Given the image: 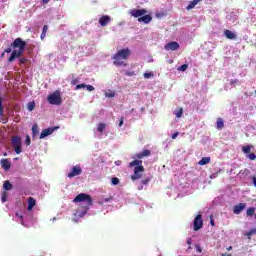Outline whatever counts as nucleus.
Segmentation results:
<instances>
[{
    "label": "nucleus",
    "instance_id": "1",
    "mask_svg": "<svg viewBox=\"0 0 256 256\" xmlns=\"http://www.w3.org/2000/svg\"><path fill=\"white\" fill-rule=\"evenodd\" d=\"M11 47L13 49H18L12 51L11 56L8 58V63H13L15 59L21 57L23 55V52L25 51V47H27V42L23 41L21 38H16L14 42L11 44Z\"/></svg>",
    "mask_w": 256,
    "mask_h": 256
},
{
    "label": "nucleus",
    "instance_id": "2",
    "mask_svg": "<svg viewBox=\"0 0 256 256\" xmlns=\"http://www.w3.org/2000/svg\"><path fill=\"white\" fill-rule=\"evenodd\" d=\"M129 57H131V50L129 48L121 49L113 55V65L115 67H127V63H124V61H127Z\"/></svg>",
    "mask_w": 256,
    "mask_h": 256
},
{
    "label": "nucleus",
    "instance_id": "3",
    "mask_svg": "<svg viewBox=\"0 0 256 256\" xmlns=\"http://www.w3.org/2000/svg\"><path fill=\"white\" fill-rule=\"evenodd\" d=\"M129 167H135L134 174L131 176L132 181H137V179H141V177H143L142 173H145V167H143L142 160H134L130 162Z\"/></svg>",
    "mask_w": 256,
    "mask_h": 256
},
{
    "label": "nucleus",
    "instance_id": "4",
    "mask_svg": "<svg viewBox=\"0 0 256 256\" xmlns=\"http://www.w3.org/2000/svg\"><path fill=\"white\" fill-rule=\"evenodd\" d=\"M74 203H85L86 209H89L91 205H93V198H91V195L80 193L74 198Z\"/></svg>",
    "mask_w": 256,
    "mask_h": 256
},
{
    "label": "nucleus",
    "instance_id": "5",
    "mask_svg": "<svg viewBox=\"0 0 256 256\" xmlns=\"http://www.w3.org/2000/svg\"><path fill=\"white\" fill-rule=\"evenodd\" d=\"M47 101L50 103V105H61V103H63V100L61 99V93L58 90L48 95Z\"/></svg>",
    "mask_w": 256,
    "mask_h": 256
},
{
    "label": "nucleus",
    "instance_id": "6",
    "mask_svg": "<svg viewBox=\"0 0 256 256\" xmlns=\"http://www.w3.org/2000/svg\"><path fill=\"white\" fill-rule=\"evenodd\" d=\"M23 142L18 135L12 137V147L17 155L21 154Z\"/></svg>",
    "mask_w": 256,
    "mask_h": 256
},
{
    "label": "nucleus",
    "instance_id": "7",
    "mask_svg": "<svg viewBox=\"0 0 256 256\" xmlns=\"http://www.w3.org/2000/svg\"><path fill=\"white\" fill-rule=\"evenodd\" d=\"M81 173H83V169H81V166L76 165L72 167L71 171L67 174V177L73 179V177H77L78 175H81Z\"/></svg>",
    "mask_w": 256,
    "mask_h": 256
},
{
    "label": "nucleus",
    "instance_id": "8",
    "mask_svg": "<svg viewBox=\"0 0 256 256\" xmlns=\"http://www.w3.org/2000/svg\"><path fill=\"white\" fill-rule=\"evenodd\" d=\"M203 228V216L201 214H198L194 218V231H199V229Z\"/></svg>",
    "mask_w": 256,
    "mask_h": 256
},
{
    "label": "nucleus",
    "instance_id": "9",
    "mask_svg": "<svg viewBox=\"0 0 256 256\" xmlns=\"http://www.w3.org/2000/svg\"><path fill=\"white\" fill-rule=\"evenodd\" d=\"M130 15L136 19L141 18L142 15H147L146 9H132L130 10Z\"/></svg>",
    "mask_w": 256,
    "mask_h": 256
},
{
    "label": "nucleus",
    "instance_id": "10",
    "mask_svg": "<svg viewBox=\"0 0 256 256\" xmlns=\"http://www.w3.org/2000/svg\"><path fill=\"white\" fill-rule=\"evenodd\" d=\"M57 129H59V127H50L42 130L40 134V139H45V137H49V135H53V133L57 131Z\"/></svg>",
    "mask_w": 256,
    "mask_h": 256
},
{
    "label": "nucleus",
    "instance_id": "11",
    "mask_svg": "<svg viewBox=\"0 0 256 256\" xmlns=\"http://www.w3.org/2000/svg\"><path fill=\"white\" fill-rule=\"evenodd\" d=\"M166 51H177L179 49V44L175 41L169 42L164 46Z\"/></svg>",
    "mask_w": 256,
    "mask_h": 256
},
{
    "label": "nucleus",
    "instance_id": "12",
    "mask_svg": "<svg viewBox=\"0 0 256 256\" xmlns=\"http://www.w3.org/2000/svg\"><path fill=\"white\" fill-rule=\"evenodd\" d=\"M110 21H111V17L109 15H103L100 17L98 23H100L101 27H107Z\"/></svg>",
    "mask_w": 256,
    "mask_h": 256
},
{
    "label": "nucleus",
    "instance_id": "13",
    "mask_svg": "<svg viewBox=\"0 0 256 256\" xmlns=\"http://www.w3.org/2000/svg\"><path fill=\"white\" fill-rule=\"evenodd\" d=\"M247 207L246 203H239L238 205H235L233 208L234 215H240L241 212Z\"/></svg>",
    "mask_w": 256,
    "mask_h": 256
},
{
    "label": "nucleus",
    "instance_id": "14",
    "mask_svg": "<svg viewBox=\"0 0 256 256\" xmlns=\"http://www.w3.org/2000/svg\"><path fill=\"white\" fill-rule=\"evenodd\" d=\"M151 21H153V17H151V15L149 14H144L140 18H138L139 23H145L146 25L148 23H151Z\"/></svg>",
    "mask_w": 256,
    "mask_h": 256
},
{
    "label": "nucleus",
    "instance_id": "15",
    "mask_svg": "<svg viewBox=\"0 0 256 256\" xmlns=\"http://www.w3.org/2000/svg\"><path fill=\"white\" fill-rule=\"evenodd\" d=\"M151 155V150L145 149L142 152H139L135 155L136 159H143L145 157H150Z\"/></svg>",
    "mask_w": 256,
    "mask_h": 256
},
{
    "label": "nucleus",
    "instance_id": "16",
    "mask_svg": "<svg viewBox=\"0 0 256 256\" xmlns=\"http://www.w3.org/2000/svg\"><path fill=\"white\" fill-rule=\"evenodd\" d=\"M1 167L4 171H9V169H11V162H9L7 159H2Z\"/></svg>",
    "mask_w": 256,
    "mask_h": 256
},
{
    "label": "nucleus",
    "instance_id": "17",
    "mask_svg": "<svg viewBox=\"0 0 256 256\" xmlns=\"http://www.w3.org/2000/svg\"><path fill=\"white\" fill-rule=\"evenodd\" d=\"M224 35L227 39H231V40H235L237 39V34H235L233 31L231 30H225L224 31Z\"/></svg>",
    "mask_w": 256,
    "mask_h": 256
},
{
    "label": "nucleus",
    "instance_id": "18",
    "mask_svg": "<svg viewBox=\"0 0 256 256\" xmlns=\"http://www.w3.org/2000/svg\"><path fill=\"white\" fill-rule=\"evenodd\" d=\"M37 205V200L33 197L28 198V211H33V207Z\"/></svg>",
    "mask_w": 256,
    "mask_h": 256
},
{
    "label": "nucleus",
    "instance_id": "19",
    "mask_svg": "<svg viewBox=\"0 0 256 256\" xmlns=\"http://www.w3.org/2000/svg\"><path fill=\"white\" fill-rule=\"evenodd\" d=\"M216 128L221 131L225 127V123L223 122V118H218L216 121Z\"/></svg>",
    "mask_w": 256,
    "mask_h": 256
},
{
    "label": "nucleus",
    "instance_id": "20",
    "mask_svg": "<svg viewBox=\"0 0 256 256\" xmlns=\"http://www.w3.org/2000/svg\"><path fill=\"white\" fill-rule=\"evenodd\" d=\"M201 0H192L189 5L186 7L187 11H191V9H195V6L197 3H199Z\"/></svg>",
    "mask_w": 256,
    "mask_h": 256
},
{
    "label": "nucleus",
    "instance_id": "21",
    "mask_svg": "<svg viewBox=\"0 0 256 256\" xmlns=\"http://www.w3.org/2000/svg\"><path fill=\"white\" fill-rule=\"evenodd\" d=\"M211 163V157H203L199 162H198V165H207Z\"/></svg>",
    "mask_w": 256,
    "mask_h": 256
},
{
    "label": "nucleus",
    "instance_id": "22",
    "mask_svg": "<svg viewBox=\"0 0 256 256\" xmlns=\"http://www.w3.org/2000/svg\"><path fill=\"white\" fill-rule=\"evenodd\" d=\"M3 189L4 191H11V189H13V184H11L9 180H6L3 184Z\"/></svg>",
    "mask_w": 256,
    "mask_h": 256
},
{
    "label": "nucleus",
    "instance_id": "23",
    "mask_svg": "<svg viewBox=\"0 0 256 256\" xmlns=\"http://www.w3.org/2000/svg\"><path fill=\"white\" fill-rule=\"evenodd\" d=\"M49 30V26L44 25L43 29H42V33L40 35V39L43 41V39H45V37L47 36V31Z\"/></svg>",
    "mask_w": 256,
    "mask_h": 256
},
{
    "label": "nucleus",
    "instance_id": "24",
    "mask_svg": "<svg viewBox=\"0 0 256 256\" xmlns=\"http://www.w3.org/2000/svg\"><path fill=\"white\" fill-rule=\"evenodd\" d=\"M174 115H176L177 119H181L183 117V108H177L174 111Z\"/></svg>",
    "mask_w": 256,
    "mask_h": 256
},
{
    "label": "nucleus",
    "instance_id": "25",
    "mask_svg": "<svg viewBox=\"0 0 256 256\" xmlns=\"http://www.w3.org/2000/svg\"><path fill=\"white\" fill-rule=\"evenodd\" d=\"M107 127V124L105 123H99L97 126L98 133H103Z\"/></svg>",
    "mask_w": 256,
    "mask_h": 256
},
{
    "label": "nucleus",
    "instance_id": "26",
    "mask_svg": "<svg viewBox=\"0 0 256 256\" xmlns=\"http://www.w3.org/2000/svg\"><path fill=\"white\" fill-rule=\"evenodd\" d=\"M246 215L248 217H253V215H255V208L254 207L248 208L247 211H246Z\"/></svg>",
    "mask_w": 256,
    "mask_h": 256
},
{
    "label": "nucleus",
    "instance_id": "27",
    "mask_svg": "<svg viewBox=\"0 0 256 256\" xmlns=\"http://www.w3.org/2000/svg\"><path fill=\"white\" fill-rule=\"evenodd\" d=\"M32 134L35 137V135H39V126L37 124H34L32 126Z\"/></svg>",
    "mask_w": 256,
    "mask_h": 256
},
{
    "label": "nucleus",
    "instance_id": "28",
    "mask_svg": "<svg viewBox=\"0 0 256 256\" xmlns=\"http://www.w3.org/2000/svg\"><path fill=\"white\" fill-rule=\"evenodd\" d=\"M248 239H251V235H256V228L251 229L246 233Z\"/></svg>",
    "mask_w": 256,
    "mask_h": 256
},
{
    "label": "nucleus",
    "instance_id": "29",
    "mask_svg": "<svg viewBox=\"0 0 256 256\" xmlns=\"http://www.w3.org/2000/svg\"><path fill=\"white\" fill-rule=\"evenodd\" d=\"M27 109L28 111H33L35 109V102H29Z\"/></svg>",
    "mask_w": 256,
    "mask_h": 256
},
{
    "label": "nucleus",
    "instance_id": "30",
    "mask_svg": "<svg viewBox=\"0 0 256 256\" xmlns=\"http://www.w3.org/2000/svg\"><path fill=\"white\" fill-rule=\"evenodd\" d=\"M242 151H243V153H246V155L251 153V146H244L242 148Z\"/></svg>",
    "mask_w": 256,
    "mask_h": 256
},
{
    "label": "nucleus",
    "instance_id": "31",
    "mask_svg": "<svg viewBox=\"0 0 256 256\" xmlns=\"http://www.w3.org/2000/svg\"><path fill=\"white\" fill-rule=\"evenodd\" d=\"M1 201H2V203H6L7 202V192L6 191H4L2 193Z\"/></svg>",
    "mask_w": 256,
    "mask_h": 256
},
{
    "label": "nucleus",
    "instance_id": "32",
    "mask_svg": "<svg viewBox=\"0 0 256 256\" xmlns=\"http://www.w3.org/2000/svg\"><path fill=\"white\" fill-rule=\"evenodd\" d=\"M87 87V84H78L75 87L76 91H79V89H85Z\"/></svg>",
    "mask_w": 256,
    "mask_h": 256
},
{
    "label": "nucleus",
    "instance_id": "33",
    "mask_svg": "<svg viewBox=\"0 0 256 256\" xmlns=\"http://www.w3.org/2000/svg\"><path fill=\"white\" fill-rule=\"evenodd\" d=\"M142 185H149L151 183V178H145L141 180Z\"/></svg>",
    "mask_w": 256,
    "mask_h": 256
},
{
    "label": "nucleus",
    "instance_id": "34",
    "mask_svg": "<svg viewBox=\"0 0 256 256\" xmlns=\"http://www.w3.org/2000/svg\"><path fill=\"white\" fill-rule=\"evenodd\" d=\"M189 67V65H187V64H184V65H182V66H180L179 68H178V71H187V68Z\"/></svg>",
    "mask_w": 256,
    "mask_h": 256
},
{
    "label": "nucleus",
    "instance_id": "35",
    "mask_svg": "<svg viewBox=\"0 0 256 256\" xmlns=\"http://www.w3.org/2000/svg\"><path fill=\"white\" fill-rule=\"evenodd\" d=\"M111 183L112 185H119V178L117 177L112 178Z\"/></svg>",
    "mask_w": 256,
    "mask_h": 256
},
{
    "label": "nucleus",
    "instance_id": "36",
    "mask_svg": "<svg viewBox=\"0 0 256 256\" xmlns=\"http://www.w3.org/2000/svg\"><path fill=\"white\" fill-rule=\"evenodd\" d=\"M195 249H196L197 253H203V248H201V246L199 244L195 245Z\"/></svg>",
    "mask_w": 256,
    "mask_h": 256
},
{
    "label": "nucleus",
    "instance_id": "37",
    "mask_svg": "<svg viewBox=\"0 0 256 256\" xmlns=\"http://www.w3.org/2000/svg\"><path fill=\"white\" fill-rule=\"evenodd\" d=\"M3 115V99L0 98V117Z\"/></svg>",
    "mask_w": 256,
    "mask_h": 256
},
{
    "label": "nucleus",
    "instance_id": "38",
    "mask_svg": "<svg viewBox=\"0 0 256 256\" xmlns=\"http://www.w3.org/2000/svg\"><path fill=\"white\" fill-rule=\"evenodd\" d=\"M248 158L250 159V161H255V159H256L255 153H250V154L248 155Z\"/></svg>",
    "mask_w": 256,
    "mask_h": 256
},
{
    "label": "nucleus",
    "instance_id": "39",
    "mask_svg": "<svg viewBox=\"0 0 256 256\" xmlns=\"http://www.w3.org/2000/svg\"><path fill=\"white\" fill-rule=\"evenodd\" d=\"M125 75H126L127 77H133V75H135V72H134V71H126V72H125Z\"/></svg>",
    "mask_w": 256,
    "mask_h": 256
},
{
    "label": "nucleus",
    "instance_id": "40",
    "mask_svg": "<svg viewBox=\"0 0 256 256\" xmlns=\"http://www.w3.org/2000/svg\"><path fill=\"white\" fill-rule=\"evenodd\" d=\"M151 77H153V73H144L145 79H151Z\"/></svg>",
    "mask_w": 256,
    "mask_h": 256
},
{
    "label": "nucleus",
    "instance_id": "41",
    "mask_svg": "<svg viewBox=\"0 0 256 256\" xmlns=\"http://www.w3.org/2000/svg\"><path fill=\"white\" fill-rule=\"evenodd\" d=\"M25 144L31 145V138L29 137V135L26 136Z\"/></svg>",
    "mask_w": 256,
    "mask_h": 256
},
{
    "label": "nucleus",
    "instance_id": "42",
    "mask_svg": "<svg viewBox=\"0 0 256 256\" xmlns=\"http://www.w3.org/2000/svg\"><path fill=\"white\" fill-rule=\"evenodd\" d=\"M86 89L88 91H95V87L91 86V85H86Z\"/></svg>",
    "mask_w": 256,
    "mask_h": 256
},
{
    "label": "nucleus",
    "instance_id": "43",
    "mask_svg": "<svg viewBox=\"0 0 256 256\" xmlns=\"http://www.w3.org/2000/svg\"><path fill=\"white\" fill-rule=\"evenodd\" d=\"M16 217H18L23 225V215L19 214V212L16 213Z\"/></svg>",
    "mask_w": 256,
    "mask_h": 256
},
{
    "label": "nucleus",
    "instance_id": "44",
    "mask_svg": "<svg viewBox=\"0 0 256 256\" xmlns=\"http://www.w3.org/2000/svg\"><path fill=\"white\" fill-rule=\"evenodd\" d=\"M112 200H113V197L104 198L103 203H109V201H112Z\"/></svg>",
    "mask_w": 256,
    "mask_h": 256
},
{
    "label": "nucleus",
    "instance_id": "45",
    "mask_svg": "<svg viewBox=\"0 0 256 256\" xmlns=\"http://www.w3.org/2000/svg\"><path fill=\"white\" fill-rule=\"evenodd\" d=\"M77 83H79V79H73L71 81V85H77Z\"/></svg>",
    "mask_w": 256,
    "mask_h": 256
},
{
    "label": "nucleus",
    "instance_id": "46",
    "mask_svg": "<svg viewBox=\"0 0 256 256\" xmlns=\"http://www.w3.org/2000/svg\"><path fill=\"white\" fill-rule=\"evenodd\" d=\"M19 62H20L21 64H24V63H27V60H26L25 58H20Z\"/></svg>",
    "mask_w": 256,
    "mask_h": 256
},
{
    "label": "nucleus",
    "instance_id": "47",
    "mask_svg": "<svg viewBox=\"0 0 256 256\" xmlns=\"http://www.w3.org/2000/svg\"><path fill=\"white\" fill-rule=\"evenodd\" d=\"M176 137H179V132H175L174 134H172V139H175Z\"/></svg>",
    "mask_w": 256,
    "mask_h": 256
},
{
    "label": "nucleus",
    "instance_id": "48",
    "mask_svg": "<svg viewBox=\"0 0 256 256\" xmlns=\"http://www.w3.org/2000/svg\"><path fill=\"white\" fill-rule=\"evenodd\" d=\"M106 96H107V97H110V98H111V97H115V92H111L110 94H107Z\"/></svg>",
    "mask_w": 256,
    "mask_h": 256
},
{
    "label": "nucleus",
    "instance_id": "49",
    "mask_svg": "<svg viewBox=\"0 0 256 256\" xmlns=\"http://www.w3.org/2000/svg\"><path fill=\"white\" fill-rule=\"evenodd\" d=\"M230 83L231 85H235V83H239V80H231Z\"/></svg>",
    "mask_w": 256,
    "mask_h": 256
},
{
    "label": "nucleus",
    "instance_id": "50",
    "mask_svg": "<svg viewBox=\"0 0 256 256\" xmlns=\"http://www.w3.org/2000/svg\"><path fill=\"white\" fill-rule=\"evenodd\" d=\"M192 243H193V240H192L191 238H188V239H187V244H188V245H191Z\"/></svg>",
    "mask_w": 256,
    "mask_h": 256
},
{
    "label": "nucleus",
    "instance_id": "51",
    "mask_svg": "<svg viewBox=\"0 0 256 256\" xmlns=\"http://www.w3.org/2000/svg\"><path fill=\"white\" fill-rule=\"evenodd\" d=\"M49 1H51V0H42V3H43V5H47V3H49Z\"/></svg>",
    "mask_w": 256,
    "mask_h": 256
},
{
    "label": "nucleus",
    "instance_id": "52",
    "mask_svg": "<svg viewBox=\"0 0 256 256\" xmlns=\"http://www.w3.org/2000/svg\"><path fill=\"white\" fill-rule=\"evenodd\" d=\"M12 49L11 48H6L5 53H11Z\"/></svg>",
    "mask_w": 256,
    "mask_h": 256
},
{
    "label": "nucleus",
    "instance_id": "53",
    "mask_svg": "<svg viewBox=\"0 0 256 256\" xmlns=\"http://www.w3.org/2000/svg\"><path fill=\"white\" fill-rule=\"evenodd\" d=\"M119 127H123V118L120 119Z\"/></svg>",
    "mask_w": 256,
    "mask_h": 256
},
{
    "label": "nucleus",
    "instance_id": "54",
    "mask_svg": "<svg viewBox=\"0 0 256 256\" xmlns=\"http://www.w3.org/2000/svg\"><path fill=\"white\" fill-rule=\"evenodd\" d=\"M210 224L212 225V227H215V221H213V219L210 220Z\"/></svg>",
    "mask_w": 256,
    "mask_h": 256
},
{
    "label": "nucleus",
    "instance_id": "55",
    "mask_svg": "<svg viewBox=\"0 0 256 256\" xmlns=\"http://www.w3.org/2000/svg\"><path fill=\"white\" fill-rule=\"evenodd\" d=\"M221 256H233V255H231L229 253H223V254H221Z\"/></svg>",
    "mask_w": 256,
    "mask_h": 256
},
{
    "label": "nucleus",
    "instance_id": "56",
    "mask_svg": "<svg viewBox=\"0 0 256 256\" xmlns=\"http://www.w3.org/2000/svg\"><path fill=\"white\" fill-rule=\"evenodd\" d=\"M253 183H254V186L256 187V178L253 177Z\"/></svg>",
    "mask_w": 256,
    "mask_h": 256
},
{
    "label": "nucleus",
    "instance_id": "57",
    "mask_svg": "<svg viewBox=\"0 0 256 256\" xmlns=\"http://www.w3.org/2000/svg\"><path fill=\"white\" fill-rule=\"evenodd\" d=\"M233 249V246H229L228 248H227V251H231Z\"/></svg>",
    "mask_w": 256,
    "mask_h": 256
},
{
    "label": "nucleus",
    "instance_id": "58",
    "mask_svg": "<svg viewBox=\"0 0 256 256\" xmlns=\"http://www.w3.org/2000/svg\"><path fill=\"white\" fill-rule=\"evenodd\" d=\"M244 173L248 174L249 173V169H244Z\"/></svg>",
    "mask_w": 256,
    "mask_h": 256
},
{
    "label": "nucleus",
    "instance_id": "59",
    "mask_svg": "<svg viewBox=\"0 0 256 256\" xmlns=\"http://www.w3.org/2000/svg\"><path fill=\"white\" fill-rule=\"evenodd\" d=\"M143 186L138 187V191H142Z\"/></svg>",
    "mask_w": 256,
    "mask_h": 256
},
{
    "label": "nucleus",
    "instance_id": "60",
    "mask_svg": "<svg viewBox=\"0 0 256 256\" xmlns=\"http://www.w3.org/2000/svg\"><path fill=\"white\" fill-rule=\"evenodd\" d=\"M4 157H7V153H4Z\"/></svg>",
    "mask_w": 256,
    "mask_h": 256
},
{
    "label": "nucleus",
    "instance_id": "61",
    "mask_svg": "<svg viewBox=\"0 0 256 256\" xmlns=\"http://www.w3.org/2000/svg\"><path fill=\"white\" fill-rule=\"evenodd\" d=\"M255 219H256V214H255Z\"/></svg>",
    "mask_w": 256,
    "mask_h": 256
}]
</instances>
